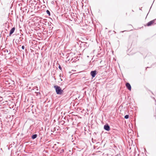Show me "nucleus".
Wrapping results in <instances>:
<instances>
[{"instance_id":"obj_4","label":"nucleus","mask_w":156,"mask_h":156,"mask_svg":"<svg viewBox=\"0 0 156 156\" xmlns=\"http://www.w3.org/2000/svg\"><path fill=\"white\" fill-rule=\"evenodd\" d=\"M126 86L129 90H131V87L129 83H127L126 84Z\"/></svg>"},{"instance_id":"obj_11","label":"nucleus","mask_w":156,"mask_h":156,"mask_svg":"<svg viewBox=\"0 0 156 156\" xmlns=\"http://www.w3.org/2000/svg\"><path fill=\"white\" fill-rule=\"evenodd\" d=\"M153 21H154V24H156V19L153 20Z\"/></svg>"},{"instance_id":"obj_14","label":"nucleus","mask_w":156,"mask_h":156,"mask_svg":"<svg viewBox=\"0 0 156 156\" xmlns=\"http://www.w3.org/2000/svg\"><path fill=\"white\" fill-rule=\"evenodd\" d=\"M59 76H61V74H60Z\"/></svg>"},{"instance_id":"obj_6","label":"nucleus","mask_w":156,"mask_h":156,"mask_svg":"<svg viewBox=\"0 0 156 156\" xmlns=\"http://www.w3.org/2000/svg\"><path fill=\"white\" fill-rule=\"evenodd\" d=\"M15 27H13L11 30H10V33H9V35H11L14 31L15 30Z\"/></svg>"},{"instance_id":"obj_9","label":"nucleus","mask_w":156,"mask_h":156,"mask_svg":"<svg viewBox=\"0 0 156 156\" xmlns=\"http://www.w3.org/2000/svg\"><path fill=\"white\" fill-rule=\"evenodd\" d=\"M129 116L128 115H126L124 117V118L126 119H127L129 118Z\"/></svg>"},{"instance_id":"obj_7","label":"nucleus","mask_w":156,"mask_h":156,"mask_svg":"<svg viewBox=\"0 0 156 156\" xmlns=\"http://www.w3.org/2000/svg\"><path fill=\"white\" fill-rule=\"evenodd\" d=\"M37 136V135L36 134L33 135L32 136V139H34L36 138Z\"/></svg>"},{"instance_id":"obj_5","label":"nucleus","mask_w":156,"mask_h":156,"mask_svg":"<svg viewBox=\"0 0 156 156\" xmlns=\"http://www.w3.org/2000/svg\"><path fill=\"white\" fill-rule=\"evenodd\" d=\"M153 22L154 21H153V20H152L148 22L147 24V26H149L151 25H152L154 24Z\"/></svg>"},{"instance_id":"obj_1","label":"nucleus","mask_w":156,"mask_h":156,"mask_svg":"<svg viewBox=\"0 0 156 156\" xmlns=\"http://www.w3.org/2000/svg\"><path fill=\"white\" fill-rule=\"evenodd\" d=\"M56 93L58 94H61L63 92V91L62 90L61 87L57 85L54 86Z\"/></svg>"},{"instance_id":"obj_2","label":"nucleus","mask_w":156,"mask_h":156,"mask_svg":"<svg viewBox=\"0 0 156 156\" xmlns=\"http://www.w3.org/2000/svg\"><path fill=\"white\" fill-rule=\"evenodd\" d=\"M97 73V72L96 70L91 71L90 72V74L92 77H95Z\"/></svg>"},{"instance_id":"obj_13","label":"nucleus","mask_w":156,"mask_h":156,"mask_svg":"<svg viewBox=\"0 0 156 156\" xmlns=\"http://www.w3.org/2000/svg\"><path fill=\"white\" fill-rule=\"evenodd\" d=\"M22 49H24L25 48V47L24 46H22Z\"/></svg>"},{"instance_id":"obj_8","label":"nucleus","mask_w":156,"mask_h":156,"mask_svg":"<svg viewBox=\"0 0 156 156\" xmlns=\"http://www.w3.org/2000/svg\"><path fill=\"white\" fill-rule=\"evenodd\" d=\"M46 12L47 14L49 16L50 15V11L48 10H47Z\"/></svg>"},{"instance_id":"obj_12","label":"nucleus","mask_w":156,"mask_h":156,"mask_svg":"<svg viewBox=\"0 0 156 156\" xmlns=\"http://www.w3.org/2000/svg\"><path fill=\"white\" fill-rule=\"evenodd\" d=\"M58 68L59 69H60V70L62 69V67H61V66L60 65H59Z\"/></svg>"},{"instance_id":"obj_10","label":"nucleus","mask_w":156,"mask_h":156,"mask_svg":"<svg viewBox=\"0 0 156 156\" xmlns=\"http://www.w3.org/2000/svg\"><path fill=\"white\" fill-rule=\"evenodd\" d=\"M6 51V52L7 53H8V54H9V53H10V51H9L7 49L5 50V52Z\"/></svg>"},{"instance_id":"obj_3","label":"nucleus","mask_w":156,"mask_h":156,"mask_svg":"<svg viewBox=\"0 0 156 156\" xmlns=\"http://www.w3.org/2000/svg\"><path fill=\"white\" fill-rule=\"evenodd\" d=\"M104 129L107 131H109L110 129V126L108 124L105 125L104 126Z\"/></svg>"}]
</instances>
